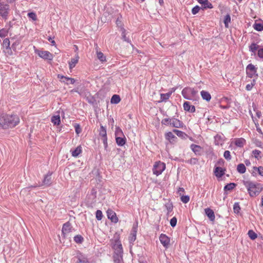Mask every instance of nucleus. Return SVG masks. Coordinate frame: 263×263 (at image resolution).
<instances>
[{"label": "nucleus", "mask_w": 263, "mask_h": 263, "mask_svg": "<svg viewBox=\"0 0 263 263\" xmlns=\"http://www.w3.org/2000/svg\"><path fill=\"white\" fill-rule=\"evenodd\" d=\"M171 120L170 118H165L161 121V124L165 125H170Z\"/></svg>", "instance_id": "4d7b16f0"}, {"label": "nucleus", "mask_w": 263, "mask_h": 263, "mask_svg": "<svg viewBox=\"0 0 263 263\" xmlns=\"http://www.w3.org/2000/svg\"><path fill=\"white\" fill-rule=\"evenodd\" d=\"M122 39L124 41H125L127 43H129L130 42V40L129 39L128 37H126V34H125V30L124 28H122Z\"/></svg>", "instance_id": "3c124183"}, {"label": "nucleus", "mask_w": 263, "mask_h": 263, "mask_svg": "<svg viewBox=\"0 0 263 263\" xmlns=\"http://www.w3.org/2000/svg\"><path fill=\"white\" fill-rule=\"evenodd\" d=\"M205 213L211 221H214L215 220V216L212 210L210 208H206L205 209Z\"/></svg>", "instance_id": "6ab92c4d"}, {"label": "nucleus", "mask_w": 263, "mask_h": 263, "mask_svg": "<svg viewBox=\"0 0 263 263\" xmlns=\"http://www.w3.org/2000/svg\"><path fill=\"white\" fill-rule=\"evenodd\" d=\"M99 136L101 137L107 136L106 129L103 125H101L100 126L99 129Z\"/></svg>", "instance_id": "58836bf2"}, {"label": "nucleus", "mask_w": 263, "mask_h": 263, "mask_svg": "<svg viewBox=\"0 0 263 263\" xmlns=\"http://www.w3.org/2000/svg\"><path fill=\"white\" fill-rule=\"evenodd\" d=\"M20 44V42L18 41H15L14 43H13L11 45V48L13 50H16V46Z\"/></svg>", "instance_id": "69168bd1"}, {"label": "nucleus", "mask_w": 263, "mask_h": 263, "mask_svg": "<svg viewBox=\"0 0 263 263\" xmlns=\"http://www.w3.org/2000/svg\"><path fill=\"white\" fill-rule=\"evenodd\" d=\"M51 120L52 123L55 125H59L61 123L60 116L59 115L52 116Z\"/></svg>", "instance_id": "cd10ccee"}, {"label": "nucleus", "mask_w": 263, "mask_h": 263, "mask_svg": "<svg viewBox=\"0 0 263 263\" xmlns=\"http://www.w3.org/2000/svg\"><path fill=\"white\" fill-rule=\"evenodd\" d=\"M253 171L252 172V175L253 176H256L257 175L256 172H257L259 175L263 176V167L262 166H259V167L254 166L253 167Z\"/></svg>", "instance_id": "aec40b11"}, {"label": "nucleus", "mask_w": 263, "mask_h": 263, "mask_svg": "<svg viewBox=\"0 0 263 263\" xmlns=\"http://www.w3.org/2000/svg\"><path fill=\"white\" fill-rule=\"evenodd\" d=\"M259 46L255 43H252L250 46H249V50L252 53H255L256 50L258 49Z\"/></svg>", "instance_id": "473e14b6"}, {"label": "nucleus", "mask_w": 263, "mask_h": 263, "mask_svg": "<svg viewBox=\"0 0 263 263\" xmlns=\"http://www.w3.org/2000/svg\"><path fill=\"white\" fill-rule=\"evenodd\" d=\"M114 248L115 249L114 255H122L123 248L122 245L120 243H118L114 245Z\"/></svg>", "instance_id": "f3484780"}, {"label": "nucleus", "mask_w": 263, "mask_h": 263, "mask_svg": "<svg viewBox=\"0 0 263 263\" xmlns=\"http://www.w3.org/2000/svg\"><path fill=\"white\" fill-rule=\"evenodd\" d=\"M28 16L33 21H36L37 19L36 14L34 12L28 13Z\"/></svg>", "instance_id": "bf43d9fd"}, {"label": "nucleus", "mask_w": 263, "mask_h": 263, "mask_svg": "<svg viewBox=\"0 0 263 263\" xmlns=\"http://www.w3.org/2000/svg\"><path fill=\"white\" fill-rule=\"evenodd\" d=\"M101 140L103 142V145H104V149L106 151H107V147H108L107 137V136H105V137L104 136V137H101Z\"/></svg>", "instance_id": "de8ad7c7"}, {"label": "nucleus", "mask_w": 263, "mask_h": 263, "mask_svg": "<svg viewBox=\"0 0 263 263\" xmlns=\"http://www.w3.org/2000/svg\"><path fill=\"white\" fill-rule=\"evenodd\" d=\"M72 227L71 224L69 222L65 223L62 227V234L65 237L69 233L72 231Z\"/></svg>", "instance_id": "6e6552de"}, {"label": "nucleus", "mask_w": 263, "mask_h": 263, "mask_svg": "<svg viewBox=\"0 0 263 263\" xmlns=\"http://www.w3.org/2000/svg\"><path fill=\"white\" fill-rule=\"evenodd\" d=\"M107 216L111 222L117 223L118 221V218L117 217L116 213L112 210L108 209L107 211Z\"/></svg>", "instance_id": "9d476101"}, {"label": "nucleus", "mask_w": 263, "mask_h": 263, "mask_svg": "<svg viewBox=\"0 0 263 263\" xmlns=\"http://www.w3.org/2000/svg\"><path fill=\"white\" fill-rule=\"evenodd\" d=\"M190 200V197L188 195H181V201L184 203H186Z\"/></svg>", "instance_id": "864d4df0"}, {"label": "nucleus", "mask_w": 263, "mask_h": 263, "mask_svg": "<svg viewBox=\"0 0 263 263\" xmlns=\"http://www.w3.org/2000/svg\"><path fill=\"white\" fill-rule=\"evenodd\" d=\"M236 186V184L235 183H228L224 186V191H232Z\"/></svg>", "instance_id": "c9c22d12"}, {"label": "nucleus", "mask_w": 263, "mask_h": 263, "mask_svg": "<svg viewBox=\"0 0 263 263\" xmlns=\"http://www.w3.org/2000/svg\"><path fill=\"white\" fill-rule=\"evenodd\" d=\"M8 31L6 29L3 28L0 29V37H5L8 34Z\"/></svg>", "instance_id": "5fc2aeb1"}, {"label": "nucleus", "mask_w": 263, "mask_h": 263, "mask_svg": "<svg viewBox=\"0 0 263 263\" xmlns=\"http://www.w3.org/2000/svg\"><path fill=\"white\" fill-rule=\"evenodd\" d=\"M74 127L75 128V132L77 133V134L79 135L80 133H81L82 129L79 124H75Z\"/></svg>", "instance_id": "13d9d810"}, {"label": "nucleus", "mask_w": 263, "mask_h": 263, "mask_svg": "<svg viewBox=\"0 0 263 263\" xmlns=\"http://www.w3.org/2000/svg\"><path fill=\"white\" fill-rule=\"evenodd\" d=\"M72 156L77 157L82 152V148L81 145L77 146L74 150L71 149Z\"/></svg>", "instance_id": "412c9836"}, {"label": "nucleus", "mask_w": 263, "mask_h": 263, "mask_svg": "<svg viewBox=\"0 0 263 263\" xmlns=\"http://www.w3.org/2000/svg\"><path fill=\"white\" fill-rule=\"evenodd\" d=\"M77 263H90L88 259L84 256L80 257L78 258Z\"/></svg>", "instance_id": "09e8293b"}, {"label": "nucleus", "mask_w": 263, "mask_h": 263, "mask_svg": "<svg viewBox=\"0 0 263 263\" xmlns=\"http://www.w3.org/2000/svg\"><path fill=\"white\" fill-rule=\"evenodd\" d=\"M248 234L249 236V237L252 240H254L257 238V234L255 233L253 230H249L248 231Z\"/></svg>", "instance_id": "a18cd8bd"}, {"label": "nucleus", "mask_w": 263, "mask_h": 263, "mask_svg": "<svg viewBox=\"0 0 263 263\" xmlns=\"http://www.w3.org/2000/svg\"><path fill=\"white\" fill-rule=\"evenodd\" d=\"M51 183V174L48 173L45 176L44 180L43 181V184L47 186H49Z\"/></svg>", "instance_id": "b1692460"}, {"label": "nucleus", "mask_w": 263, "mask_h": 263, "mask_svg": "<svg viewBox=\"0 0 263 263\" xmlns=\"http://www.w3.org/2000/svg\"><path fill=\"white\" fill-rule=\"evenodd\" d=\"M74 241L77 243H81L84 240L83 237L80 235H77L73 238Z\"/></svg>", "instance_id": "37998d69"}, {"label": "nucleus", "mask_w": 263, "mask_h": 263, "mask_svg": "<svg viewBox=\"0 0 263 263\" xmlns=\"http://www.w3.org/2000/svg\"><path fill=\"white\" fill-rule=\"evenodd\" d=\"M159 240L163 246L166 249L168 248L170 245V238L165 234H161Z\"/></svg>", "instance_id": "0eeeda50"}, {"label": "nucleus", "mask_w": 263, "mask_h": 263, "mask_svg": "<svg viewBox=\"0 0 263 263\" xmlns=\"http://www.w3.org/2000/svg\"><path fill=\"white\" fill-rule=\"evenodd\" d=\"M190 147L196 155H201L202 148L200 146L192 144Z\"/></svg>", "instance_id": "2eb2a0df"}, {"label": "nucleus", "mask_w": 263, "mask_h": 263, "mask_svg": "<svg viewBox=\"0 0 263 263\" xmlns=\"http://www.w3.org/2000/svg\"><path fill=\"white\" fill-rule=\"evenodd\" d=\"M105 16H107L108 18H107L105 20L106 21H110L111 20V18H112V15L109 14L106 11L104 13V14H103Z\"/></svg>", "instance_id": "338daca9"}, {"label": "nucleus", "mask_w": 263, "mask_h": 263, "mask_svg": "<svg viewBox=\"0 0 263 263\" xmlns=\"http://www.w3.org/2000/svg\"><path fill=\"white\" fill-rule=\"evenodd\" d=\"M198 161V159L195 158H192L190 160L187 161V163H189L191 164H196L197 162Z\"/></svg>", "instance_id": "e2e57ef3"}, {"label": "nucleus", "mask_w": 263, "mask_h": 263, "mask_svg": "<svg viewBox=\"0 0 263 263\" xmlns=\"http://www.w3.org/2000/svg\"><path fill=\"white\" fill-rule=\"evenodd\" d=\"M79 57L78 54H76L75 57L72 58L71 61L69 62V66L70 69H72L75 67L76 64L78 62Z\"/></svg>", "instance_id": "393cba45"}, {"label": "nucleus", "mask_w": 263, "mask_h": 263, "mask_svg": "<svg viewBox=\"0 0 263 263\" xmlns=\"http://www.w3.org/2000/svg\"><path fill=\"white\" fill-rule=\"evenodd\" d=\"M246 142V140L243 138H237L235 140V144L238 146L241 147L243 146Z\"/></svg>", "instance_id": "c756f323"}, {"label": "nucleus", "mask_w": 263, "mask_h": 263, "mask_svg": "<svg viewBox=\"0 0 263 263\" xmlns=\"http://www.w3.org/2000/svg\"><path fill=\"white\" fill-rule=\"evenodd\" d=\"M10 11V6L4 2H0V16L5 21L8 18Z\"/></svg>", "instance_id": "7ed1b4c3"}, {"label": "nucleus", "mask_w": 263, "mask_h": 263, "mask_svg": "<svg viewBox=\"0 0 263 263\" xmlns=\"http://www.w3.org/2000/svg\"><path fill=\"white\" fill-rule=\"evenodd\" d=\"M96 217L98 220H101L103 217V214L101 210H98L96 212Z\"/></svg>", "instance_id": "603ef678"}, {"label": "nucleus", "mask_w": 263, "mask_h": 263, "mask_svg": "<svg viewBox=\"0 0 263 263\" xmlns=\"http://www.w3.org/2000/svg\"><path fill=\"white\" fill-rule=\"evenodd\" d=\"M97 58L98 59L102 62H105L106 61V58L104 55L103 53L101 51L97 52Z\"/></svg>", "instance_id": "79ce46f5"}, {"label": "nucleus", "mask_w": 263, "mask_h": 263, "mask_svg": "<svg viewBox=\"0 0 263 263\" xmlns=\"http://www.w3.org/2000/svg\"><path fill=\"white\" fill-rule=\"evenodd\" d=\"M240 210V207L238 202H235L233 205V210L234 213H238Z\"/></svg>", "instance_id": "8fccbe9b"}, {"label": "nucleus", "mask_w": 263, "mask_h": 263, "mask_svg": "<svg viewBox=\"0 0 263 263\" xmlns=\"http://www.w3.org/2000/svg\"><path fill=\"white\" fill-rule=\"evenodd\" d=\"M199 4H201L203 9L213 8L212 4L208 0H196Z\"/></svg>", "instance_id": "dca6fc26"}, {"label": "nucleus", "mask_w": 263, "mask_h": 263, "mask_svg": "<svg viewBox=\"0 0 263 263\" xmlns=\"http://www.w3.org/2000/svg\"><path fill=\"white\" fill-rule=\"evenodd\" d=\"M231 22V16L229 14H227L224 18V24L226 28L229 27V23Z\"/></svg>", "instance_id": "ea45409f"}, {"label": "nucleus", "mask_w": 263, "mask_h": 263, "mask_svg": "<svg viewBox=\"0 0 263 263\" xmlns=\"http://www.w3.org/2000/svg\"><path fill=\"white\" fill-rule=\"evenodd\" d=\"M121 101L120 97L118 95H114L111 98L110 102L112 104H118Z\"/></svg>", "instance_id": "72a5a7b5"}, {"label": "nucleus", "mask_w": 263, "mask_h": 263, "mask_svg": "<svg viewBox=\"0 0 263 263\" xmlns=\"http://www.w3.org/2000/svg\"><path fill=\"white\" fill-rule=\"evenodd\" d=\"M165 138L171 144H175L177 142V138L171 132L165 134Z\"/></svg>", "instance_id": "1a4fd4ad"}, {"label": "nucleus", "mask_w": 263, "mask_h": 263, "mask_svg": "<svg viewBox=\"0 0 263 263\" xmlns=\"http://www.w3.org/2000/svg\"><path fill=\"white\" fill-rule=\"evenodd\" d=\"M261 152L257 149H254L252 151V154L253 155L254 157L257 160H259L261 158V157L259 156Z\"/></svg>", "instance_id": "49530a36"}, {"label": "nucleus", "mask_w": 263, "mask_h": 263, "mask_svg": "<svg viewBox=\"0 0 263 263\" xmlns=\"http://www.w3.org/2000/svg\"><path fill=\"white\" fill-rule=\"evenodd\" d=\"M200 7L198 6H196L192 8V13L193 14H197L200 10Z\"/></svg>", "instance_id": "052dcab7"}, {"label": "nucleus", "mask_w": 263, "mask_h": 263, "mask_svg": "<svg viewBox=\"0 0 263 263\" xmlns=\"http://www.w3.org/2000/svg\"><path fill=\"white\" fill-rule=\"evenodd\" d=\"M215 145H221L223 143V136L219 135H217L214 137Z\"/></svg>", "instance_id": "4be33fe9"}, {"label": "nucleus", "mask_w": 263, "mask_h": 263, "mask_svg": "<svg viewBox=\"0 0 263 263\" xmlns=\"http://www.w3.org/2000/svg\"><path fill=\"white\" fill-rule=\"evenodd\" d=\"M183 97L187 100H192L191 96H190L189 88H184L181 92Z\"/></svg>", "instance_id": "c85d7f7f"}, {"label": "nucleus", "mask_w": 263, "mask_h": 263, "mask_svg": "<svg viewBox=\"0 0 263 263\" xmlns=\"http://www.w3.org/2000/svg\"><path fill=\"white\" fill-rule=\"evenodd\" d=\"M173 132L175 133L179 137L183 139H186L188 137V135L184 132L178 129H173Z\"/></svg>", "instance_id": "bb28decb"}, {"label": "nucleus", "mask_w": 263, "mask_h": 263, "mask_svg": "<svg viewBox=\"0 0 263 263\" xmlns=\"http://www.w3.org/2000/svg\"><path fill=\"white\" fill-rule=\"evenodd\" d=\"M20 123V118L14 114H0V129H6L16 126Z\"/></svg>", "instance_id": "f257e3e1"}, {"label": "nucleus", "mask_w": 263, "mask_h": 263, "mask_svg": "<svg viewBox=\"0 0 263 263\" xmlns=\"http://www.w3.org/2000/svg\"><path fill=\"white\" fill-rule=\"evenodd\" d=\"M165 169V164L161 161H157L154 165L153 172L154 174L158 176L161 174Z\"/></svg>", "instance_id": "20e7f679"}, {"label": "nucleus", "mask_w": 263, "mask_h": 263, "mask_svg": "<svg viewBox=\"0 0 263 263\" xmlns=\"http://www.w3.org/2000/svg\"><path fill=\"white\" fill-rule=\"evenodd\" d=\"M126 141V139L125 136L123 137H118L116 138V142L118 146H123Z\"/></svg>", "instance_id": "5701e85b"}, {"label": "nucleus", "mask_w": 263, "mask_h": 263, "mask_svg": "<svg viewBox=\"0 0 263 263\" xmlns=\"http://www.w3.org/2000/svg\"><path fill=\"white\" fill-rule=\"evenodd\" d=\"M243 184L247 187L249 195L252 197L258 196L263 190V185L260 183L243 180Z\"/></svg>", "instance_id": "f03ea898"}, {"label": "nucleus", "mask_w": 263, "mask_h": 263, "mask_svg": "<svg viewBox=\"0 0 263 263\" xmlns=\"http://www.w3.org/2000/svg\"><path fill=\"white\" fill-rule=\"evenodd\" d=\"M58 78L60 79L61 81L67 84H73L75 82V80L73 78L65 77L61 74H58Z\"/></svg>", "instance_id": "9b49d317"}, {"label": "nucleus", "mask_w": 263, "mask_h": 263, "mask_svg": "<svg viewBox=\"0 0 263 263\" xmlns=\"http://www.w3.org/2000/svg\"><path fill=\"white\" fill-rule=\"evenodd\" d=\"M247 74L248 77L252 78H257L258 74L257 73V68L252 64H249L246 67Z\"/></svg>", "instance_id": "423d86ee"}, {"label": "nucleus", "mask_w": 263, "mask_h": 263, "mask_svg": "<svg viewBox=\"0 0 263 263\" xmlns=\"http://www.w3.org/2000/svg\"><path fill=\"white\" fill-rule=\"evenodd\" d=\"M10 41L9 39L6 38L3 40V46L5 47L7 49H10L11 48L10 47Z\"/></svg>", "instance_id": "c03bdc74"}, {"label": "nucleus", "mask_w": 263, "mask_h": 263, "mask_svg": "<svg viewBox=\"0 0 263 263\" xmlns=\"http://www.w3.org/2000/svg\"><path fill=\"white\" fill-rule=\"evenodd\" d=\"M137 231V226L134 225L131 231L130 236H129V241L130 243H133L136 239Z\"/></svg>", "instance_id": "f8f14e48"}, {"label": "nucleus", "mask_w": 263, "mask_h": 263, "mask_svg": "<svg viewBox=\"0 0 263 263\" xmlns=\"http://www.w3.org/2000/svg\"><path fill=\"white\" fill-rule=\"evenodd\" d=\"M255 144L258 147H261V148L263 147V144L262 143V142L261 141H260L259 140H256Z\"/></svg>", "instance_id": "774afa93"}, {"label": "nucleus", "mask_w": 263, "mask_h": 263, "mask_svg": "<svg viewBox=\"0 0 263 263\" xmlns=\"http://www.w3.org/2000/svg\"><path fill=\"white\" fill-rule=\"evenodd\" d=\"M257 55L260 59H263V48L258 50Z\"/></svg>", "instance_id": "0e129e2a"}, {"label": "nucleus", "mask_w": 263, "mask_h": 263, "mask_svg": "<svg viewBox=\"0 0 263 263\" xmlns=\"http://www.w3.org/2000/svg\"><path fill=\"white\" fill-rule=\"evenodd\" d=\"M253 28L255 30L258 31H261L263 30V24L261 23H255L253 25Z\"/></svg>", "instance_id": "a19ab883"}, {"label": "nucleus", "mask_w": 263, "mask_h": 263, "mask_svg": "<svg viewBox=\"0 0 263 263\" xmlns=\"http://www.w3.org/2000/svg\"><path fill=\"white\" fill-rule=\"evenodd\" d=\"M123 136H125L123 134L122 130L119 127H116L115 131V138L118 137H121Z\"/></svg>", "instance_id": "e433bc0d"}, {"label": "nucleus", "mask_w": 263, "mask_h": 263, "mask_svg": "<svg viewBox=\"0 0 263 263\" xmlns=\"http://www.w3.org/2000/svg\"><path fill=\"white\" fill-rule=\"evenodd\" d=\"M177 219L175 217H173L170 220V224L172 227H175L177 224Z\"/></svg>", "instance_id": "680f3d73"}, {"label": "nucleus", "mask_w": 263, "mask_h": 263, "mask_svg": "<svg viewBox=\"0 0 263 263\" xmlns=\"http://www.w3.org/2000/svg\"><path fill=\"white\" fill-rule=\"evenodd\" d=\"M237 171L240 174H243L246 171V167L244 164L240 163L237 166Z\"/></svg>", "instance_id": "2f4dec72"}, {"label": "nucleus", "mask_w": 263, "mask_h": 263, "mask_svg": "<svg viewBox=\"0 0 263 263\" xmlns=\"http://www.w3.org/2000/svg\"><path fill=\"white\" fill-rule=\"evenodd\" d=\"M183 108L184 110L190 112H194L196 110L195 107L194 105L191 104V103L187 101L183 103Z\"/></svg>", "instance_id": "ddd939ff"}, {"label": "nucleus", "mask_w": 263, "mask_h": 263, "mask_svg": "<svg viewBox=\"0 0 263 263\" xmlns=\"http://www.w3.org/2000/svg\"><path fill=\"white\" fill-rule=\"evenodd\" d=\"M171 95L172 92H167L166 93H161L160 96V100L159 102L166 101L169 99Z\"/></svg>", "instance_id": "7c9ffc66"}, {"label": "nucleus", "mask_w": 263, "mask_h": 263, "mask_svg": "<svg viewBox=\"0 0 263 263\" xmlns=\"http://www.w3.org/2000/svg\"><path fill=\"white\" fill-rule=\"evenodd\" d=\"M224 158L227 160H230L231 159V156L229 151H226L223 154Z\"/></svg>", "instance_id": "6e6d98bb"}, {"label": "nucleus", "mask_w": 263, "mask_h": 263, "mask_svg": "<svg viewBox=\"0 0 263 263\" xmlns=\"http://www.w3.org/2000/svg\"><path fill=\"white\" fill-rule=\"evenodd\" d=\"M189 91L190 96H191L192 100L195 99L198 93V91L192 88H189Z\"/></svg>", "instance_id": "f704fd0d"}, {"label": "nucleus", "mask_w": 263, "mask_h": 263, "mask_svg": "<svg viewBox=\"0 0 263 263\" xmlns=\"http://www.w3.org/2000/svg\"><path fill=\"white\" fill-rule=\"evenodd\" d=\"M170 125L176 128H181L183 126V123L178 119L173 118L171 120Z\"/></svg>", "instance_id": "4468645a"}, {"label": "nucleus", "mask_w": 263, "mask_h": 263, "mask_svg": "<svg viewBox=\"0 0 263 263\" xmlns=\"http://www.w3.org/2000/svg\"><path fill=\"white\" fill-rule=\"evenodd\" d=\"M35 53L44 60L52 61L53 58V54L48 51L35 49Z\"/></svg>", "instance_id": "39448f33"}, {"label": "nucleus", "mask_w": 263, "mask_h": 263, "mask_svg": "<svg viewBox=\"0 0 263 263\" xmlns=\"http://www.w3.org/2000/svg\"><path fill=\"white\" fill-rule=\"evenodd\" d=\"M200 93L201 97L203 100L209 102L211 99V96L209 92L205 90H202Z\"/></svg>", "instance_id": "a878e982"}, {"label": "nucleus", "mask_w": 263, "mask_h": 263, "mask_svg": "<svg viewBox=\"0 0 263 263\" xmlns=\"http://www.w3.org/2000/svg\"><path fill=\"white\" fill-rule=\"evenodd\" d=\"M224 171L225 170L223 169L221 167L218 166L215 168L214 174L217 177L220 178L224 174Z\"/></svg>", "instance_id": "a211bd4d"}, {"label": "nucleus", "mask_w": 263, "mask_h": 263, "mask_svg": "<svg viewBox=\"0 0 263 263\" xmlns=\"http://www.w3.org/2000/svg\"><path fill=\"white\" fill-rule=\"evenodd\" d=\"M113 258L114 263H122V255H114Z\"/></svg>", "instance_id": "4c0bfd02"}]
</instances>
